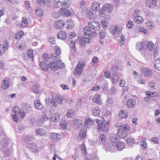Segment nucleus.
<instances>
[{
	"instance_id": "nucleus-1",
	"label": "nucleus",
	"mask_w": 160,
	"mask_h": 160,
	"mask_svg": "<svg viewBox=\"0 0 160 160\" xmlns=\"http://www.w3.org/2000/svg\"><path fill=\"white\" fill-rule=\"evenodd\" d=\"M83 32L84 33L83 37H79L78 38L76 37V33H71V38L72 39L71 47L72 46V50L74 52L76 51L75 43L77 42L78 40L81 47H85L86 44L90 42V40L91 39V37H95L97 34L96 32L91 31L88 27L87 26L84 28Z\"/></svg>"
},
{
	"instance_id": "nucleus-2",
	"label": "nucleus",
	"mask_w": 160,
	"mask_h": 160,
	"mask_svg": "<svg viewBox=\"0 0 160 160\" xmlns=\"http://www.w3.org/2000/svg\"><path fill=\"white\" fill-rule=\"evenodd\" d=\"M60 5L62 8L59 10L58 12L61 16L68 17L70 16L69 10L66 8L69 7L70 6V2L69 0L61 2Z\"/></svg>"
},
{
	"instance_id": "nucleus-3",
	"label": "nucleus",
	"mask_w": 160,
	"mask_h": 160,
	"mask_svg": "<svg viewBox=\"0 0 160 160\" xmlns=\"http://www.w3.org/2000/svg\"><path fill=\"white\" fill-rule=\"evenodd\" d=\"M48 65L50 69L53 71H56L59 68L65 67L64 63L61 62V60L51 61L50 63H48Z\"/></svg>"
},
{
	"instance_id": "nucleus-4",
	"label": "nucleus",
	"mask_w": 160,
	"mask_h": 160,
	"mask_svg": "<svg viewBox=\"0 0 160 160\" xmlns=\"http://www.w3.org/2000/svg\"><path fill=\"white\" fill-rule=\"evenodd\" d=\"M86 66V65L83 61L79 62V63L77 65L76 68L74 69V74L78 76L81 74L84 70V68Z\"/></svg>"
},
{
	"instance_id": "nucleus-5",
	"label": "nucleus",
	"mask_w": 160,
	"mask_h": 160,
	"mask_svg": "<svg viewBox=\"0 0 160 160\" xmlns=\"http://www.w3.org/2000/svg\"><path fill=\"white\" fill-rule=\"evenodd\" d=\"M113 10L112 5L111 4H107L103 6L102 8L101 9L100 12L99 13V15L101 17H104L105 15L104 13H105L106 11L108 12H112Z\"/></svg>"
},
{
	"instance_id": "nucleus-6",
	"label": "nucleus",
	"mask_w": 160,
	"mask_h": 160,
	"mask_svg": "<svg viewBox=\"0 0 160 160\" xmlns=\"http://www.w3.org/2000/svg\"><path fill=\"white\" fill-rule=\"evenodd\" d=\"M121 32V28L119 26H115L111 28L110 32L112 34L113 36L116 38L120 36Z\"/></svg>"
},
{
	"instance_id": "nucleus-7",
	"label": "nucleus",
	"mask_w": 160,
	"mask_h": 160,
	"mask_svg": "<svg viewBox=\"0 0 160 160\" xmlns=\"http://www.w3.org/2000/svg\"><path fill=\"white\" fill-rule=\"evenodd\" d=\"M110 142L108 146L110 147L109 148H108V150L110 151L111 148V146L112 147H116L119 142V140L118 138L113 136H110L109 138Z\"/></svg>"
},
{
	"instance_id": "nucleus-8",
	"label": "nucleus",
	"mask_w": 160,
	"mask_h": 160,
	"mask_svg": "<svg viewBox=\"0 0 160 160\" xmlns=\"http://www.w3.org/2000/svg\"><path fill=\"white\" fill-rule=\"evenodd\" d=\"M89 28H91L92 29H93L94 31H97L99 29L100 25L97 21H94L89 22Z\"/></svg>"
},
{
	"instance_id": "nucleus-9",
	"label": "nucleus",
	"mask_w": 160,
	"mask_h": 160,
	"mask_svg": "<svg viewBox=\"0 0 160 160\" xmlns=\"http://www.w3.org/2000/svg\"><path fill=\"white\" fill-rule=\"evenodd\" d=\"M96 12L92 11L90 8H87L86 9V13L87 17L90 20L94 19L96 17Z\"/></svg>"
},
{
	"instance_id": "nucleus-10",
	"label": "nucleus",
	"mask_w": 160,
	"mask_h": 160,
	"mask_svg": "<svg viewBox=\"0 0 160 160\" xmlns=\"http://www.w3.org/2000/svg\"><path fill=\"white\" fill-rule=\"evenodd\" d=\"M9 43L7 41L4 42L3 45L0 44V55H3L9 47Z\"/></svg>"
},
{
	"instance_id": "nucleus-11",
	"label": "nucleus",
	"mask_w": 160,
	"mask_h": 160,
	"mask_svg": "<svg viewBox=\"0 0 160 160\" xmlns=\"http://www.w3.org/2000/svg\"><path fill=\"white\" fill-rule=\"evenodd\" d=\"M101 4L98 2H94L92 3L91 7V9L93 11L96 13L97 12H100L101 10L100 9Z\"/></svg>"
},
{
	"instance_id": "nucleus-12",
	"label": "nucleus",
	"mask_w": 160,
	"mask_h": 160,
	"mask_svg": "<svg viewBox=\"0 0 160 160\" xmlns=\"http://www.w3.org/2000/svg\"><path fill=\"white\" fill-rule=\"evenodd\" d=\"M140 72L141 74L145 76L150 77L152 75V71L149 68H141Z\"/></svg>"
},
{
	"instance_id": "nucleus-13",
	"label": "nucleus",
	"mask_w": 160,
	"mask_h": 160,
	"mask_svg": "<svg viewBox=\"0 0 160 160\" xmlns=\"http://www.w3.org/2000/svg\"><path fill=\"white\" fill-rule=\"evenodd\" d=\"M72 127L75 129H78L82 126V122L78 119H75L72 121Z\"/></svg>"
},
{
	"instance_id": "nucleus-14",
	"label": "nucleus",
	"mask_w": 160,
	"mask_h": 160,
	"mask_svg": "<svg viewBox=\"0 0 160 160\" xmlns=\"http://www.w3.org/2000/svg\"><path fill=\"white\" fill-rule=\"evenodd\" d=\"M65 23L62 20H59L56 21L54 23V26L57 29H60L63 28Z\"/></svg>"
},
{
	"instance_id": "nucleus-15",
	"label": "nucleus",
	"mask_w": 160,
	"mask_h": 160,
	"mask_svg": "<svg viewBox=\"0 0 160 160\" xmlns=\"http://www.w3.org/2000/svg\"><path fill=\"white\" fill-rule=\"evenodd\" d=\"M98 130L99 132H107L108 130V124L105 123L101 125H98Z\"/></svg>"
},
{
	"instance_id": "nucleus-16",
	"label": "nucleus",
	"mask_w": 160,
	"mask_h": 160,
	"mask_svg": "<svg viewBox=\"0 0 160 160\" xmlns=\"http://www.w3.org/2000/svg\"><path fill=\"white\" fill-rule=\"evenodd\" d=\"M84 125L88 128L92 127L94 125V121L89 118H87L85 120Z\"/></svg>"
},
{
	"instance_id": "nucleus-17",
	"label": "nucleus",
	"mask_w": 160,
	"mask_h": 160,
	"mask_svg": "<svg viewBox=\"0 0 160 160\" xmlns=\"http://www.w3.org/2000/svg\"><path fill=\"white\" fill-rule=\"evenodd\" d=\"M127 133L126 130L123 128H119L118 131L117 135L120 138H123L127 135Z\"/></svg>"
},
{
	"instance_id": "nucleus-18",
	"label": "nucleus",
	"mask_w": 160,
	"mask_h": 160,
	"mask_svg": "<svg viewBox=\"0 0 160 160\" xmlns=\"http://www.w3.org/2000/svg\"><path fill=\"white\" fill-rule=\"evenodd\" d=\"M15 46L16 48L22 50L25 47L26 43L24 41L19 40L17 42Z\"/></svg>"
},
{
	"instance_id": "nucleus-19",
	"label": "nucleus",
	"mask_w": 160,
	"mask_h": 160,
	"mask_svg": "<svg viewBox=\"0 0 160 160\" xmlns=\"http://www.w3.org/2000/svg\"><path fill=\"white\" fill-rule=\"evenodd\" d=\"M10 86V80L8 78H6L2 82L1 88L3 89H6L8 88Z\"/></svg>"
},
{
	"instance_id": "nucleus-20",
	"label": "nucleus",
	"mask_w": 160,
	"mask_h": 160,
	"mask_svg": "<svg viewBox=\"0 0 160 160\" xmlns=\"http://www.w3.org/2000/svg\"><path fill=\"white\" fill-rule=\"evenodd\" d=\"M35 132L37 135H39L41 136H44L47 135L46 131L43 129L40 128L36 129Z\"/></svg>"
},
{
	"instance_id": "nucleus-21",
	"label": "nucleus",
	"mask_w": 160,
	"mask_h": 160,
	"mask_svg": "<svg viewBox=\"0 0 160 160\" xmlns=\"http://www.w3.org/2000/svg\"><path fill=\"white\" fill-rule=\"evenodd\" d=\"M157 2L156 0H147V6L151 8H154L157 6Z\"/></svg>"
},
{
	"instance_id": "nucleus-22",
	"label": "nucleus",
	"mask_w": 160,
	"mask_h": 160,
	"mask_svg": "<svg viewBox=\"0 0 160 160\" xmlns=\"http://www.w3.org/2000/svg\"><path fill=\"white\" fill-rule=\"evenodd\" d=\"M136 101L132 99L128 100L127 102V106L128 108H134L136 105Z\"/></svg>"
},
{
	"instance_id": "nucleus-23",
	"label": "nucleus",
	"mask_w": 160,
	"mask_h": 160,
	"mask_svg": "<svg viewBox=\"0 0 160 160\" xmlns=\"http://www.w3.org/2000/svg\"><path fill=\"white\" fill-rule=\"evenodd\" d=\"M137 49L139 51L145 50L147 48L146 44L144 42H138L136 44Z\"/></svg>"
},
{
	"instance_id": "nucleus-24",
	"label": "nucleus",
	"mask_w": 160,
	"mask_h": 160,
	"mask_svg": "<svg viewBox=\"0 0 160 160\" xmlns=\"http://www.w3.org/2000/svg\"><path fill=\"white\" fill-rule=\"evenodd\" d=\"M39 84L37 83H35L33 85L31 88V91L33 93L38 94L39 92Z\"/></svg>"
},
{
	"instance_id": "nucleus-25",
	"label": "nucleus",
	"mask_w": 160,
	"mask_h": 160,
	"mask_svg": "<svg viewBox=\"0 0 160 160\" xmlns=\"http://www.w3.org/2000/svg\"><path fill=\"white\" fill-rule=\"evenodd\" d=\"M92 100L93 102L99 105L102 104L100 96L98 94L95 95L93 97Z\"/></svg>"
},
{
	"instance_id": "nucleus-26",
	"label": "nucleus",
	"mask_w": 160,
	"mask_h": 160,
	"mask_svg": "<svg viewBox=\"0 0 160 160\" xmlns=\"http://www.w3.org/2000/svg\"><path fill=\"white\" fill-rule=\"evenodd\" d=\"M35 108L38 110H41L43 108V106L39 100H36L34 103Z\"/></svg>"
},
{
	"instance_id": "nucleus-27",
	"label": "nucleus",
	"mask_w": 160,
	"mask_h": 160,
	"mask_svg": "<svg viewBox=\"0 0 160 160\" xmlns=\"http://www.w3.org/2000/svg\"><path fill=\"white\" fill-rule=\"evenodd\" d=\"M50 137L52 140L55 141H58L60 139V135L56 133H51Z\"/></svg>"
},
{
	"instance_id": "nucleus-28",
	"label": "nucleus",
	"mask_w": 160,
	"mask_h": 160,
	"mask_svg": "<svg viewBox=\"0 0 160 160\" xmlns=\"http://www.w3.org/2000/svg\"><path fill=\"white\" fill-rule=\"evenodd\" d=\"M57 37L58 38L64 39L67 37V34L64 32L60 31L58 33Z\"/></svg>"
},
{
	"instance_id": "nucleus-29",
	"label": "nucleus",
	"mask_w": 160,
	"mask_h": 160,
	"mask_svg": "<svg viewBox=\"0 0 160 160\" xmlns=\"http://www.w3.org/2000/svg\"><path fill=\"white\" fill-rule=\"evenodd\" d=\"M134 21L137 23L140 24L143 22V19L142 17L137 15L135 17Z\"/></svg>"
},
{
	"instance_id": "nucleus-30",
	"label": "nucleus",
	"mask_w": 160,
	"mask_h": 160,
	"mask_svg": "<svg viewBox=\"0 0 160 160\" xmlns=\"http://www.w3.org/2000/svg\"><path fill=\"white\" fill-rule=\"evenodd\" d=\"M40 66L41 68L45 71H47L48 69V63H46L44 62H41L40 63Z\"/></svg>"
},
{
	"instance_id": "nucleus-31",
	"label": "nucleus",
	"mask_w": 160,
	"mask_h": 160,
	"mask_svg": "<svg viewBox=\"0 0 160 160\" xmlns=\"http://www.w3.org/2000/svg\"><path fill=\"white\" fill-rule=\"evenodd\" d=\"M154 66L155 68L157 70H160V58H158L155 60Z\"/></svg>"
},
{
	"instance_id": "nucleus-32",
	"label": "nucleus",
	"mask_w": 160,
	"mask_h": 160,
	"mask_svg": "<svg viewBox=\"0 0 160 160\" xmlns=\"http://www.w3.org/2000/svg\"><path fill=\"white\" fill-rule=\"evenodd\" d=\"M33 138L32 136L30 135H25L22 138V142H24L32 141L33 140Z\"/></svg>"
},
{
	"instance_id": "nucleus-33",
	"label": "nucleus",
	"mask_w": 160,
	"mask_h": 160,
	"mask_svg": "<svg viewBox=\"0 0 160 160\" xmlns=\"http://www.w3.org/2000/svg\"><path fill=\"white\" fill-rule=\"evenodd\" d=\"M51 121L57 122L60 120L59 114L57 113L55 114H53L51 117Z\"/></svg>"
},
{
	"instance_id": "nucleus-34",
	"label": "nucleus",
	"mask_w": 160,
	"mask_h": 160,
	"mask_svg": "<svg viewBox=\"0 0 160 160\" xmlns=\"http://www.w3.org/2000/svg\"><path fill=\"white\" fill-rule=\"evenodd\" d=\"M106 140V136L104 134H102L99 136L98 143L100 144L104 143Z\"/></svg>"
},
{
	"instance_id": "nucleus-35",
	"label": "nucleus",
	"mask_w": 160,
	"mask_h": 160,
	"mask_svg": "<svg viewBox=\"0 0 160 160\" xmlns=\"http://www.w3.org/2000/svg\"><path fill=\"white\" fill-rule=\"evenodd\" d=\"M8 140L6 138L2 139L1 142V147L3 148H5L7 147L8 144Z\"/></svg>"
},
{
	"instance_id": "nucleus-36",
	"label": "nucleus",
	"mask_w": 160,
	"mask_h": 160,
	"mask_svg": "<svg viewBox=\"0 0 160 160\" xmlns=\"http://www.w3.org/2000/svg\"><path fill=\"white\" fill-rule=\"evenodd\" d=\"M146 25L148 28L151 29L155 27V25L153 22L150 20H148L147 22Z\"/></svg>"
},
{
	"instance_id": "nucleus-37",
	"label": "nucleus",
	"mask_w": 160,
	"mask_h": 160,
	"mask_svg": "<svg viewBox=\"0 0 160 160\" xmlns=\"http://www.w3.org/2000/svg\"><path fill=\"white\" fill-rule=\"evenodd\" d=\"M116 147L118 150L122 151L124 148L125 143L123 142H119Z\"/></svg>"
},
{
	"instance_id": "nucleus-38",
	"label": "nucleus",
	"mask_w": 160,
	"mask_h": 160,
	"mask_svg": "<svg viewBox=\"0 0 160 160\" xmlns=\"http://www.w3.org/2000/svg\"><path fill=\"white\" fill-rule=\"evenodd\" d=\"M100 112L99 108L98 107H95L93 110V115L95 116H98Z\"/></svg>"
},
{
	"instance_id": "nucleus-39",
	"label": "nucleus",
	"mask_w": 160,
	"mask_h": 160,
	"mask_svg": "<svg viewBox=\"0 0 160 160\" xmlns=\"http://www.w3.org/2000/svg\"><path fill=\"white\" fill-rule=\"evenodd\" d=\"M105 122L104 118L102 117H99L96 120V122L98 125H101L105 123Z\"/></svg>"
},
{
	"instance_id": "nucleus-40",
	"label": "nucleus",
	"mask_w": 160,
	"mask_h": 160,
	"mask_svg": "<svg viewBox=\"0 0 160 160\" xmlns=\"http://www.w3.org/2000/svg\"><path fill=\"white\" fill-rule=\"evenodd\" d=\"M86 135V131L84 129H82V128L80 131V133L79 134V136L81 139L84 138Z\"/></svg>"
},
{
	"instance_id": "nucleus-41",
	"label": "nucleus",
	"mask_w": 160,
	"mask_h": 160,
	"mask_svg": "<svg viewBox=\"0 0 160 160\" xmlns=\"http://www.w3.org/2000/svg\"><path fill=\"white\" fill-rule=\"evenodd\" d=\"M81 150L82 153L84 155H86L87 153V151L86 150V147L84 144V143L82 144L80 146Z\"/></svg>"
},
{
	"instance_id": "nucleus-42",
	"label": "nucleus",
	"mask_w": 160,
	"mask_h": 160,
	"mask_svg": "<svg viewBox=\"0 0 160 160\" xmlns=\"http://www.w3.org/2000/svg\"><path fill=\"white\" fill-rule=\"evenodd\" d=\"M53 49L56 53L57 55L58 56L61 53V48L58 46H55L54 47Z\"/></svg>"
},
{
	"instance_id": "nucleus-43",
	"label": "nucleus",
	"mask_w": 160,
	"mask_h": 160,
	"mask_svg": "<svg viewBox=\"0 0 160 160\" xmlns=\"http://www.w3.org/2000/svg\"><path fill=\"white\" fill-rule=\"evenodd\" d=\"M116 126L117 127H121V128H123L126 131H129V126L127 124H123L122 125H120L118 124H117L116 125Z\"/></svg>"
},
{
	"instance_id": "nucleus-44",
	"label": "nucleus",
	"mask_w": 160,
	"mask_h": 160,
	"mask_svg": "<svg viewBox=\"0 0 160 160\" xmlns=\"http://www.w3.org/2000/svg\"><path fill=\"white\" fill-rule=\"evenodd\" d=\"M136 31L137 32H138V31L142 32L145 34H148V31L147 30L145 29L142 27L136 28Z\"/></svg>"
},
{
	"instance_id": "nucleus-45",
	"label": "nucleus",
	"mask_w": 160,
	"mask_h": 160,
	"mask_svg": "<svg viewBox=\"0 0 160 160\" xmlns=\"http://www.w3.org/2000/svg\"><path fill=\"white\" fill-rule=\"evenodd\" d=\"M35 13L38 16L41 17L43 15V11L42 9L39 8L35 10Z\"/></svg>"
},
{
	"instance_id": "nucleus-46",
	"label": "nucleus",
	"mask_w": 160,
	"mask_h": 160,
	"mask_svg": "<svg viewBox=\"0 0 160 160\" xmlns=\"http://www.w3.org/2000/svg\"><path fill=\"white\" fill-rule=\"evenodd\" d=\"M146 46L150 51L152 50L154 47V44L151 41L148 42Z\"/></svg>"
},
{
	"instance_id": "nucleus-47",
	"label": "nucleus",
	"mask_w": 160,
	"mask_h": 160,
	"mask_svg": "<svg viewBox=\"0 0 160 160\" xmlns=\"http://www.w3.org/2000/svg\"><path fill=\"white\" fill-rule=\"evenodd\" d=\"M118 77L117 74H113L112 80L113 83L114 84L117 83L118 81Z\"/></svg>"
},
{
	"instance_id": "nucleus-48",
	"label": "nucleus",
	"mask_w": 160,
	"mask_h": 160,
	"mask_svg": "<svg viewBox=\"0 0 160 160\" xmlns=\"http://www.w3.org/2000/svg\"><path fill=\"white\" fill-rule=\"evenodd\" d=\"M24 32L22 31H19L15 35V38L16 39L20 38H22V36L23 35Z\"/></svg>"
},
{
	"instance_id": "nucleus-49",
	"label": "nucleus",
	"mask_w": 160,
	"mask_h": 160,
	"mask_svg": "<svg viewBox=\"0 0 160 160\" xmlns=\"http://www.w3.org/2000/svg\"><path fill=\"white\" fill-rule=\"evenodd\" d=\"M134 140L132 138H129L127 139V144L132 145L135 143Z\"/></svg>"
},
{
	"instance_id": "nucleus-50",
	"label": "nucleus",
	"mask_w": 160,
	"mask_h": 160,
	"mask_svg": "<svg viewBox=\"0 0 160 160\" xmlns=\"http://www.w3.org/2000/svg\"><path fill=\"white\" fill-rule=\"evenodd\" d=\"M127 114L126 112L123 110L121 111L119 113V116L121 118H125L127 117Z\"/></svg>"
},
{
	"instance_id": "nucleus-51",
	"label": "nucleus",
	"mask_w": 160,
	"mask_h": 160,
	"mask_svg": "<svg viewBox=\"0 0 160 160\" xmlns=\"http://www.w3.org/2000/svg\"><path fill=\"white\" fill-rule=\"evenodd\" d=\"M106 35V33L105 31L101 30L99 34V38L101 39H103L105 37Z\"/></svg>"
},
{
	"instance_id": "nucleus-52",
	"label": "nucleus",
	"mask_w": 160,
	"mask_h": 160,
	"mask_svg": "<svg viewBox=\"0 0 160 160\" xmlns=\"http://www.w3.org/2000/svg\"><path fill=\"white\" fill-rule=\"evenodd\" d=\"M56 38L51 37L48 39V42L52 44H55L56 43Z\"/></svg>"
},
{
	"instance_id": "nucleus-53",
	"label": "nucleus",
	"mask_w": 160,
	"mask_h": 160,
	"mask_svg": "<svg viewBox=\"0 0 160 160\" xmlns=\"http://www.w3.org/2000/svg\"><path fill=\"white\" fill-rule=\"evenodd\" d=\"M140 145L143 149H144L147 147V144L145 141H142L140 143Z\"/></svg>"
},
{
	"instance_id": "nucleus-54",
	"label": "nucleus",
	"mask_w": 160,
	"mask_h": 160,
	"mask_svg": "<svg viewBox=\"0 0 160 160\" xmlns=\"http://www.w3.org/2000/svg\"><path fill=\"white\" fill-rule=\"evenodd\" d=\"M43 58L44 60L47 62L50 61H51V58H49L48 55L46 53L43 55Z\"/></svg>"
},
{
	"instance_id": "nucleus-55",
	"label": "nucleus",
	"mask_w": 160,
	"mask_h": 160,
	"mask_svg": "<svg viewBox=\"0 0 160 160\" xmlns=\"http://www.w3.org/2000/svg\"><path fill=\"white\" fill-rule=\"evenodd\" d=\"M27 55L29 58H30L33 59V51L32 50H29L28 51Z\"/></svg>"
},
{
	"instance_id": "nucleus-56",
	"label": "nucleus",
	"mask_w": 160,
	"mask_h": 160,
	"mask_svg": "<svg viewBox=\"0 0 160 160\" xmlns=\"http://www.w3.org/2000/svg\"><path fill=\"white\" fill-rule=\"evenodd\" d=\"M56 100L57 102L58 103H61L63 101V98L61 97H56Z\"/></svg>"
},
{
	"instance_id": "nucleus-57",
	"label": "nucleus",
	"mask_w": 160,
	"mask_h": 160,
	"mask_svg": "<svg viewBox=\"0 0 160 160\" xmlns=\"http://www.w3.org/2000/svg\"><path fill=\"white\" fill-rule=\"evenodd\" d=\"M12 111L14 112L15 114H18V112L19 113L20 112L19 108L18 106L14 107L12 109Z\"/></svg>"
},
{
	"instance_id": "nucleus-58",
	"label": "nucleus",
	"mask_w": 160,
	"mask_h": 160,
	"mask_svg": "<svg viewBox=\"0 0 160 160\" xmlns=\"http://www.w3.org/2000/svg\"><path fill=\"white\" fill-rule=\"evenodd\" d=\"M133 25V22L131 21H129L127 24V27L129 28H132Z\"/></svg>"
},
{
	"instance_id": "nucleus-59",
	"label": "nucleus",
	"mask_w": 160,
	"mask_h": 160,
	"mask_svg": "<svg viewBox=\"0 0 160 160\" xmlns=\"http://www.w3.org/2000/svg\"><path fill=\"white\" fill-rule=\"evenodd\" d=\"M48 120V118L46 115H43L40 118V121L41 122H43Z\"/></svg>"
},
{
	"instance_id": "nucleus-60",
	"label": "nucleus",
	"mask_w": 160,
	"mask_h": 160,
	"mask_svg": "<svg viewBox=\"0 0 160 160\" xmlns=\"http://www.w3.org/2000/svg\"><path fill=\"white\" fill-rule=\"evenodd\" d=\"M58 56L57 55L56 53L54 52L52 53L51 54V59H52V60H55V59L57 58V57Z\"/></svg>"
},
{
	"instance_id": "nucleus-61",
	"label": "nucleus",
	"mask_w": 160,
	"mask_h": 160,
	"mask_svg": "<svg viewBox=\"0 0 160 160\" xmlns=\"http://www.w3.org/2000/svg\"><path fill=\"white\" fill-rule=\"evenodd\" d=\"M102 25L104 29H106L107 28L108 22L106 20H103L102 22Z\"/></svg>"
},
{
	"instance_id": "nucleus-62",
	"label": "nucleus",
	"mask_w": 160,
	"mask_h": 160,
	"mask_svg": "<svg viewBox=\"0 0 160 160\" xmlns=\"http://www.w3.org/2000/svg\"><path fill=\"white\" fill-rule=\"evenodd\" d=\"M52 15L54 18H58L60 16L58 12H53L52 13Z\"/></svg>"
},
{
	"instance_id": "nucleus-63",
	"label": "nucleus",
	"mask_w": 160,
	"mask_h": 160,
	"mask_svg": "<svg viewBox=\"0 0 160 160\" xmlns=\"http://www.w3.org/2000/svg\"><path fill=\"white\" fill-rule=\"evenodd\" d=\"M5 156V157H9L11 154V152L9 150H5L3 152Z\"/></svg>"
},
{
	"instance_id": "nucleus-64",
	"label": "nucleus",
	"mask_w": 160,
	"mask_h": 160,
	"mask_svg": "<svg viewBox=\"0 0 160 160\" xmlns=\"http://www.w3.org/2000/svg\"><path fill=\"white\" fill-rule=\"evenodd\" d=\"M32 151L34 152H37L38 150V147L36 145L34 144H33L32 147Z\"/></svg>"
}]
</instances>
